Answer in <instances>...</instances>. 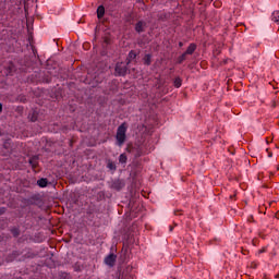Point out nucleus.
Wrapping results in <instances>:
<instances>
[{
	"label": "nucleus",
	"mask_w": 279,
	"mask_h": 279,
	"mask_svg": "<svg viewBox=\"0 0 279 279\" xmlns=\"http://www.w3.org/2000/svg\"><path fill=\"white\" fill-rule=\"evenodd\" d=\"M145 64H151V57L149 54H146L144 58Z\"/></svg>",
	"instance_id": "9b49d317"
},
{
	"label": "nucleus",
	"mask_w": 279,
	"mask_h": 279,
	"mask_svg": "<svg viewBox=\"0 0 279 279\" xmlns=\"http://www.w3.org/2000/svg\"><path fill=\"white\" fill-rule=\"evenodd\" d=\"M3 111V105H1V102H0V112H2Z\"/></svg>",
	"instance_id": "2eb2a0df"
},
{
	"label": "nucleus",
	"mask_w": 279,
	"mask_h": 279,
	"mask_svg": "<svg viewBox=\"0 0 279 279\" xmlns=\"http://www.w3.org/2000/svg\"><path fill=\"white\" fill-rule=\"evenodd\" d=\"M108 168H109V169H114V165L108 163Z\"/></svg>",
	"instance_id": "ddd939ff"
},
{
	"label": "nucleus",
	"mask_w": 279,
	"mask_h": 279,
	"mask_svg": "<svg viewBox=\"0 0 279 279\" xmlns=\"http://www.w3.org/2000/svg\"><path fill=\"white\" fill-rule=\"evenodd\" d=\"M2 213H5V208L0 209V215H2Z\"/></svg>",
	"instance_id": "4468645a"
},
{
	"label": "nucleus",
	"mask_w": 279,
	"mask_h": 279,
	"mask_svg": "<svg viewBox=\"0 0 279 279\" xmlns=\"http://www.w3.org/2000/svg\"><path fill=\"white\" fill-rule=\"evenodd\" d=\"M170 232H173V227H170Z\"/></svg>",
	"instance_id": "dca6fc26"
},
{
	"label": "nucleus",
	"mask_w": 279,
	"mask_h": 279,
	"mask_svg": "<svg viewBox=\"0 0 279 279\" xmlns=\"http://www.w3.org/2000/svg\"><path fill=\"white\" fill-rule=\"evenodd\" d=\"M125 132H128V126L121 124L117 131L118 145H123V143H125Z\"/></svg>",
	"instance_id": "f257e3e1"
},
{
	"label": "nucleus",
	"mask_w": 279,
	"mask_h": 279,
	"mask_svg": "<svg viewBox=\"0 0 279 279\" xmlns=\"http://www.w3.org/2000/svg\"><path fill=\"white\" fill-rule=\"evenodd\" d=\"M144 28H145V23L143 22H138L135 26L136 32H140V33L143 32Z\"/></svg>",
	"instance_id": "0eeeda50"
},
{
	"label": "nucleus",
	"mask_w": 279,
	"mask_h": 279,
	"mask_svg": "<svg viewBox=\"0 0 279 279\" xmlns=\"http://www.w3.org/2000/svg\"><path fill=\"white\" fill-rule=\"evenodd\" d=\"M38 186H40V189H45V186H47V179H40L37 181Z\"/></svg>",
	"instance_id": "1a4fd4ad"
},
{
	"label": "nucleus",
	"mask_w": 279,
	"mask_h": 279,
	"mask_svg": "<svg viewBox=\"0 0 279 279\" xmlns=\"http://www.w3.org/2000/svg\"><path fill=\"white\" fill-rule=\"evenodd\" d=\"M117 75H125L128 73V64L121 62L116 65Z\"/></svg>",
	"instance_id": "f03ea898"
},
{
	"label": "nucleus",
	"mask_w": 279,
	"mask_h": 279,
	"mask_svg": "<svg viewBox=\"0 0 279 279\" xmlns=\"http://www.w3.org/2000/svg\"><path fill=\"white\" fill-rule=\"evenodd\" d=\"M119 161L122 163L128 162V157H125V155H120Z\"/></svg>",
	"instance_id": "f8f14e48"
},
{
	"label": "nucleus",
	"mask_w": 279,
	"mask_h": 279,
	"mask_svg": "<svg viewBox=\"0 0 279 279\" xmlns=\"http://www.w3.org/2000/svg\"><path fill=\"white\" fill-rule=\"evenodd\" d=\"M271 21H274V23H277V25H279V11L272 12Z\"/></svg>",
	"instance_id": "423d86ee"
},
{
	"label": "nucleus",
	"mask_w": 279,
	"mask_h": 279,
	"mask_svg": "<svg viewBox=\"0 0 279 279\" xmlns=\"http://www.w3.org/2000/svg\"><path fill=\"white\" fill-rule=\"evenodd\" d=\"M104 14H106V9L104 8V5H99L98 9H97L98 19H102Z\"/></svg>",
	"instance_id": "39448f33"
},
{
	"label": "nucleus",
	"mask_w": 279,
	"mask_h": 279,
	"mask_svg": "<svg viewBox=\"0 0 279 279\" xmlns=\"http://www.w3.org/2000/svg\"><path fill=\"white\" fill-rule=\"evenodd\" d=\"M105 263L109 266V267H114V263H117V255L114 254H110L105 258Z\"/></svg>",
	"instance_id": "7ed1b4c3"
},
{
	"label": "nucleus",
	"mask_w": 279,
	"mask_h": 279,
	"mask_svg": "<svg viewBox=\"0 0 279 279\" xmlns=\"http://www.w3.org/2000/svg\"><path fill=\"white\" fill-rule=\"evenodd\" d=\"M174 86H175V88H180V86H182V78L177 77L174 80Z\"/></svg>",
	"instance_id": "9d476101"
},
{
	"label": "nucleus",
	"mask_w": 279,
	"mask_h": 279,
	"mask_svg": "<svg viewBox=\"0 0 279 279\" xmlns=\"http://www.w3.org/2000/svg\"><path fill=\"white\" fill-rule=\"evenodd\" d=\"M132 60H136V52H134V51H131V52L129 53V58H128L126 64H129L130 62H132Z\"/></svg>",
	"instance_id": "6e6552de"
},
{
	"label": "nucleus",
	"mask_w": 279,
	"mask_h": 279,
	"mask_svg": "<svg viewBox=\"0 0 279 279\" xmlns=\"http://www.w3.org/2000/svg\"><path fill=\"white\" fill-rule=\"evenodd\" d=\"M197 49V46L195 44H191L189 48L186 49L185 53L182 54L181 60H184V56H191L193 52Z\"/></svg>",
	"instance_id": "20e7f679"
}]
</instances>
